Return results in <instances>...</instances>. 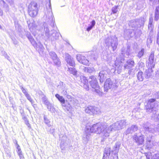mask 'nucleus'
Here are the masks:
<instances>
[{"label":"nucleus","mask_w":159,"mask_h":159,"mask_svg":"<svg viewBox=\"0 0 159 159\" xmlns=\"http://www.w3.org/2000/svg\"><path fill=\"white\" fill-rule=\"evenodd\" d=\"M134 62L132 59H129L127 61L124 65L125 69H129L134 66Z\"/></svg>","instance_id":"a211bd4d"},{"label":"nucleus","mask_w":159,"mask_h":159,"mask_svg":"<svg viewBox=\"0 0 159 159\" xmlns=\"http://www.w3.org/2000/svg\"><path fill=\"white\" fill-rule=\"evenodd\" d=\"M47 16L51 22L53 24H54L53 21L54 19L52 11H49L48 13V16L47 17Z\"/></svg>","instance_id":"a878e982"},{"label":"nucleus","mask_w":159,"mask_h":159,"mask_svg":"<svg viewBox=\"0 0 159 159\" xmlns=\"http://www.w3.org/2000/svg\"><path fill=\"white\" fill-rule=\"evenodd\" d=\"M132 33L131 30H126L125 31V36H127L128 38L131 37V34Z\"/></svg>","instance_id":"e433bc0d"},{"label":"nucleus","mask_w":159,"mask_h":159,"mask_svg":"<svg viewBox=\"0 0 159 159\" xmlns=\"http://www.w3.org/2000/svg\"><path fill=\"white\" fill-rule=\"evenodd\" d=\"M12 107H13V109H14V110H16V107H14L13 106Z\"/></svg>","instance_id":"0e129e2a"},{"label":"nucleus","mask_w":159,"mask_h":159,"mask_svg":"<svg viewBox=\"0 0 159 159\" xmlns=\"http://www.w3.org/2000/svg\"><path fill=\"white\" fill-rule=\"evenodd\" d=\"M17 151L20 159H24V157L22 153L20 148H19V147H18Z\"/></svg>","instance_id":"c9c22d12"},{"label":"nucleus","mask_w":159,"mask_h":159,"mask_svg":"<svg viewBox=\"0 0 159 159\" xmlns=\"http://www.w3.org/2000/svg\"><path fill=\"white\" fill-rule=\"evenodd\" d=\"M89 81L91 86L92 88V91L95 92L99 95H101L102 93L99 89L96 77L93 76H91L89 79Z\"/></svg>","instance_id":"7ed1b4c3"},{"label":"nucleus","mask_w":159,"mask_h":159,"mask_svg":"<svg viewBox=\"0 0 159 159\" xmlns=\"http://www.w3.org/2000/svg\"><path fill=\"white\" fill-rule=\"evenodd\" d=\"M151 137L148 138L146 139V146L148 148L150 149L153 146V144L151 140Z\"/></svg>","instance_id":"4be33fe9"},{"label":"nucleus","mask_w":159,"mask_h":159,"mask_svg":"<svg viewBox=\"0 0 159 159\" xmlns=\"http://www.w3.org/2000/svg\"><path fill=\"white\" fill-rule=\"evenodd\" d=\"M140 65H143V63L142 62H141L140 63Z\"/></svg>","instance_id":"e2e57ef3"},{"label":"nucleus","mask_w":159,"mask_h":159,"mask_svg":"<svg viewBox=\"0 0 159 159\" xmlns=\"http://www.w3.org/2000/svg\"><path fill=\"white\" fill-rule=\"evenodd\" d=\"M68 71L74 75H76L77 74V71L74 68L69 67Z\"/></svg>","instance_id":"c756f323"},{"label":"nucleus","mask_w":159,"mask_h":159,"mask_svg":"<svg viewBox=\"0 0 159 159\" xmlns=\"http://www.w3.org/2000/svg\"><path fill=\"white\" fill-rule=\"evenodd\" d=\"M91 25H89V26L87 28L86 30L88 31H89L90 30L93 28V27L95 25V22L94 20H93L91 22Z\"/></svg>","instance_id":"2f4dec72"},{"label":"nucleus","mask_w":159,"mask_h":159,"mask_svg":"<svg viewBox=\"0 0 159 159\" xmlns=\"http://www.w3.org/2000/svg\"><path fill=\"white\" fill-rule=\"evenodd\" d=\"M85 111L86 113L90 115L98 114L100 113V111L98 108L91 106L86 108Z\"/></svg>","instance_id":"1a4fd4ad"},{"label":"nucleus","mask_w":159,"mask_h":159,"mask_svg":"<svg viewBox=\"0 0 159 159\" xmlns=\"http://www.w3.org/2000/svg\"><path fill=\"white\" fill-rule=\"evenodd\" d=\"M135 142L139 145H142L144 142V136L140 133H135L133 136Z\"/></svg>","instance_id":"6e6552de"},{"label":"nucleus","mask_w":159,"mask_h":159,"mask_svg":"<svg viewBox=\"0 0 159 159\" xmlns=\"http://www.w3.org/2000/svg\"><path fill=\"white\" fill-rule=\"evenodd\" d=\"M84 56H82L80 54H78L76 55V58L77 60L80 62V63L82 60V57H83Z\"/></svg>","instance_id":"37998d69"},{"label":"nucleus","mask_w":159,"mask_h":159,"mask_svg":"<svg viewBox=\"0 0 159 159\" xmlns=\"http://www.w3.org/2000/svg\"><path fill=\"white\" fill-rule=\"evenodd\" d=\"M119 125V124L117 121L110 126L103 123L94 124L92 126L87 125L83 137V141L85 143L88 142L89 140L91 133L101 134L104 139L107 137L112 129L115 130L120 129Z\"/></svg>","instance_id":"f257e3e1"},{"label":"nucleus","mask_w":159,"mask_h":159,"mask_svg":"<svg viewBox=\"0 0 159 159\" xmlns=\"http://www.w3.org/2000/svg\"><path fill=\"white\" fill-rule=\"evenodd\" d=\"M106 72L104 71H101L99 74V77H100V82H102L104 81V80L106 78Z\"/></svg>","instance_id":"412c9836"},{"label":"nucleus","mask_w":159,"mask_h":159,"mask_svg":"<svg viewBox=\"0 0 159 159\" xmlns=\"http://www.w3.org/2000/svg\"><path fill=\"white\" fill-rule=\"evenodd\" d=\"M54 130H55V129H53L52 130V133H53V132H54Z\"/></svg>","instance_id":"338daca9"},{"label":"nucleus","mask_w":159,"mask_h":159,"mask_svg":"<svg viewBox=\"0 0 159 159\" xmlns=\"http://www.w3.org/2000/svg\"><path fill=\"white\" fill-rule=\"evenodd\" d=\"M115 67L111 69V71H114L115 73L120 74L121 71L122 66L120 64H119L116 62L115 63Z\"/></svg>","instance_id":"f3484780"},{"label":"nucleus","mask_w":159,"mask_h":159,"mask_svg":"<svg viewBox=\"0 0 159 159\" xmlns=\"http://www.w3.org/2000/svg\"><path fill=\"white\" fill-rule=\"evenodd\" d=\"M25 96L28 99V100L31 102L32 104H33L34 103V101L32 99L31 97L28 93L27 94H26V95H25Z\"/></svg>","instance_id":"79ce46f5"},{"label":"nucleus","mask_w":159,"mask_h":159,"mask_svg":"<svg viewBox=\"0 0 159 159\" xmlns=\"http://www.w3.org/2000/svg\"><path fill=\"white\" fill-rule=\"evenodd\" d=\"M55 97L62 103L64 104L65 103V100L63 97L60 96L58 94L55 95Z\"/></svg>","instance_id":"cd10ccee"},{"label":"nucleus","mask_w":159,"mask_h":159,"mask_svg":"<svg viewBox=\"0 0 159 159\" xmlns=\"http://www.w3.org/2000/svg\"><path fill=\"white\" fill-rule=\"evenodd\" d=\"M82 57L80 63L84 65H89V61L84 56Z\"/></svg>","instance_id":"7c9ffc66"},{"label":"nucleus","mask_w":159,"mask_h":159,"mask_svg":"<svg viewBox=\"0 0 159 159\" xmlns=\"http://www.w3.org/2000/svg\"><path fill=\"white\" fill-rule=\"evenodd\" d=\"M80 81L81 82V86H83L87 90H88L89 89V86L88 84V80L84 76L81 77Z\"/></svg>","instance_id":"2eb2a0df"},{"label":"nucleus","mask_w":159,"mask_h":159,"mask_svg":"<svg viewBox=\"0 0 159 159\" xmlns=\"http://www.w3.org/2000/svg\"><path fill=\"white\" fill-rule=\"evenodd\" d=\"M116 87L113 84L112 82L111 81L110 79L109 78L107 79L104 84V88L105 91L107 92L108 90L111 88H115Z\"/></svg>","instance_id":"9b49d317"},{"label":"nucleus","mask_w":159,"mask_h":159,"mask_svg":"<svg viewBox=\"0 0 159 159\" xmlns=\"http://www.w3.org/2000/svg\"><path fill=\"white\" fill-rule=\"evenodd\" d=\"M44 119L45 123L48 125H49L50 121L45 116L44 117Z\"/></svg>","instance_id":"09e8293b"},{"label":"nucleus","mask_w":159,"mask_h":159,"mask_svg":"<svg viewBox=\"0 0 159 159\" xmlns=\"http://www.w3.org/2000/svg\"><path fill=\"white\" fill-rule=\"evenodd\" d=\"M105 43L107 46H111L113 51L117 48L118 45L117 39L115 36L108 37L105 40Z\"/></svg>","instance_id":"39448f33"},{"label":"nucleus","mask_w":159,"mask_h":159,"mask_svg":"<svg viewBox=\"0 0 159 159\" xmlns=\"http://www.w3.org/2000/svg\"><path fill=\"white\" fill-rule=\"evenodd\" d=\"M49 54L52 60L57 58V57L56 53L53 51L49 52Z\"/></svg>","instance_id":"f704fd0d"},{"label":"nucleus","mask_w":159,"mask_h":159,"mask_svg":"<svg viewBox=\"0 0 159 159\" xmlns=\"http://www.w3.org/2000/svg\"><path fill=\"white\" fill-rule=\"evenodd\" d=\"M144 129L147 133V132H152L154 131V129L153 128H150L148 127L145 126Z\"/></svg>","instance_id":"4c0bfd02"},{"label":"nucleus","mask_w":159,"mask_h":159,"mask_svg":"<svg viewBox=\"0 0 159 159\" xmlns=\"http://www.w3.org/2000/svg\"><path fill=\"white\" fill-rule=\"evenodd\" d=\"M118 6H115L113 7L112 9V11L113 13H116L117 11V8Z\"/></svg>","instance_id":"c03bdc74"},{"label":"nucleus","mask_w":159,"mask_h":159,"mask_svg":"<svg viewBox=\"0 0 159 159\" xmlns=\"http://www.w3.org/2000/svg\"><path fill=\"white\" fill-rule=\"evenodd\" d=\"M157 102L155 99L152 98L149 99L148 102L145 108L147 113L151 112L153 111H156L157 109Z\"/></svg>","instance_id":"f03ea898"},{"label":"nucleus","mask_w":159,"mask_h":159,"mask_svg":"<svg viewBox=\"0 0 159 159\" xmlns=\"http://www.w3.org/2000/svg\"><path fill=\"white\" fill-rule=\"evenodd\" d=\"M153 22V18L152 16H151L149 18V21L148 25V28L149 29L152 30L153 28V25L152 23Z\"/></svg>","instance_id":"473e14b6"},{"label":"nucleus","mask_w":159,"mask_h":159,"mask_svg":"<svg viewBox=\"0 0 159 159\" xmlns=\"http://www.w3.org/2000/svg\"><path fill=\"white\" fill-rule=\"evenodd\" d=\"M147 159H159V154H155L152 156L151 153L149 152L146 154Z\"/></svg>","instance_id":"aec40b11"},{"label":"nucleus","mask_w":159,"mask_h":159,"mask_svg":"<svg viewBox=\"0 0 159 159\" xmlns=\"http://www.w3.org/2000/svg\"><path fill=\"white\" fill-rule=\"evenodd\" d=\"M125 50V48H122L121 50V54L123 57H127L129 54L130 52L129 47L128 46L127 47L126 51Z\"/></svg>","instance_id":"6ab92c4d"},{"label":"nucleus","mask_w":159,"mask_h":159,"mask_svg":"<svg viewBox=\"0 0 159 159\" xmlns=\"http://www.w3.org/2000/svg\"><path fill=\"white\" fill-rule=\"evenodd\" d=\"M40 47L41 48V49L42 51H43V47L42 44L40 45Z\"/></svg>","instance_id":"13d9d810"},{"label":"nucleus","mask_w":159,"mask_h":159,"mask_svg":"<svg viewBox=\"0 0 159 159\" xmlns=\"http://www.w3.org/2000/svg\"><path fill=\"white\" fill-rule=\"evenodd\" d=\"M29 29L31 32H33L35 30H41L39 28V26H37L34 21L32 19L30 20L27 21Z\"/></svg>","instance_id":"9d476101"},{"label":"nucleus","mask_w":159,"mask_h":159,"mask_svg":"<svg viewBox=\"0 0 159 159\" xmlns=\"http://www.w3.org/2000/svg\"><path fill=\"white\" fill-rule=\"evenodd\" d=\"M20 89L21 90L23 93H24L25 95H26V94H28V93L27 92V90L26 89H25L23 87L20 86Z\"/></svg>","instance_id":"49530a36"},{"label":"nucleus","mask_w":159,"mask_h":159,"mask_svg":"<svg viewBox=\"0 0 159 159\" xmlns=\"http://www.w3.org/2000/svg\"><path fill=\"white\" fill-rule=\"evenodd\" d=\"M145 21L144 19L143 18H141L139 20V22L140 23L141 25H143Z\"/></svg>","instance_id":"8fccbe9b"},{"label":"nucleus","mask_w":159,"mask_h":159,"mask_svg":"<svg viewBox=\"0 0 159 159\" xmlns=\"http://www.w3.org/2000/svg\"><path fill=\"white\" fill-rule=\"evenodd\" d=\"M48 100L45 96L43 97L42 98V101L43 103L47 101Z\"/></svg>","instance_id":"864d4df0"},{"label":"nucleus","mask_w":159,"mask_h":159,"mask_svg":"<svg viewBox=\"0 0 159 159\" xmlns=\"http://www.w3.org/2000/svg\"><path fill=\"white\" fill-rule=\"evenodd\" d=\"M27 126L29 127H30V125L29 123H28L27 124Z\"/></svg>","instance_id":"680f3d73"},{"label":"nucleus","mask_w":159,"mask_h":159,"mask_svg":"<svg viewBox=\"0 0 159 159\" xmlns=\"http://www.w3.org/2000/svg\"><path fill=\"white\" fill-rule=\"evenodd\" d=\"M144 49L143 48L141 50L139 51L138 54L137 55V56L138 57L140 58L141 57L143 56V55L144 54Z\"/></svg>","instance_id":"a19ab883"},{"label":"nucleus","mask_w":159,"mask_h":159,"mask_svg":"<svg viewBox=\"0 0 159 159\" xmlns=\"http://www.w3.org/2000/svg\"><path fill=\"white\" fill-rule=\"evenodd\" d=\"M120 147V144L119 143H116L115 145V146L112 151V152L114 153V154H116L118 155L117 153L118 152L119 148Z\"/></svg>","instance_id":"c85d7f7f"},{"label":"nucleus","mask_w":159,"mask_h":159,"mask_svg":"<svg viewBox=\"0 0 159 159\" xmlns=\"http://www.w3.org/2000/svg\"><path fill=\"white\" fill-rule=\"evenodd\" d=\"M138 129V126L136 125H133L127 129L125 133L126 135L129 134H132L136 131Z\"/></svg>","instance_id":"dca6fc26"},{"label":"nucleus","mask_w":159,"mask_h":159,"mask_svg":"<svg viewBox=\"0 0 159 159\" xmlns=\"http://www.w3.org/2000/svg\"><path fill=\"white\" fill-rule=\"evenodd\" d=\"M29 40L33 46L35 47L36 46V43L33 38H32L31 39H30Z\"/></svg>","instance_id":"a18cd8bd"},{"label":"nucleus","mask_w":159,"mask_h":159,"mask_svg":"<svg viewBox=\"0 0 159 159\" xmlns=\"http://www.w3.org/2000/svg\"><path fill=\"white\" fill-rule=\"evenodd\" d=\"M84 70L85 72L91 73L95 71L94 68L90 67H85L84 68Z\"/></svg>","instance_id":"bb28decb"},{"label":"nucleus","mask_w":159,"mask_h":159,"mask_svg":"<svg viewBox=\"0 0 159 159\" xmlns=\"http://www.w3.org/2000/svg\"><path fill=\"white\" fill-rule=\"evenodd\" d=\"M159 19V6L156 7L154 14V20L157 21Z\"/></svg>","instance_id":"393cba45"},{"label":"nucleus","mask_w":159,"mask_h":159,"mask_svg":"<svg viewBox=\"0 0 159 159\" xmlns=\"http://www.w3.org/2000/svg\"><path fill=\"white\" fill-rule=\"evenodd\" d=\"M44 103L47 106L51 104L48 100L45 102Z\"/></svg>","instance_id":"5fc2aeb1"},{"label":"nucleus","mask_w":159,"mask_h":159,"mask_svg":"<svg viewBox=\"0 0 159 159\" xmlns=\"http://www.w3.org/2000/svg\"><path fill=\"white\" fill-rule=\"evenodd\" d=\"M68 138L66 135L63 136L61 139L60 148L61 150H64L68 145Z\"/></svg>","instance_id":"ddd939ff"},{"label":"nucleus","mask_w":159,"mask_h":159,"mask_svg":"<svg viewBox=\"0 0 159 159\" xmlns=\"http://www.w3.org/2000/svg\"><path fill=\"white\" fill-rule=\"evenodd\" d=\"M110 154V149L109 148H105L104 152L102 159H107V157Z\"/></svg>","instance_id":"b1692460"},{"label":"nucleus","mask_w":159,"mask_h":159,"mask_svg":"<svg viewBox=\"0 0 159 159\" xmlns=\"http://www.w3.org/2000/svg\"><path fill=\"white\" fill-rule=\"evenodd\" d=\"M69 97V98H71V96H68V97Z\"/></svg>","instance_id":"774afa93"},{"label":"nucleus","mask_w":159,"mask_h":159,"mask_svg":"<svg viewBox=\"0 0 159 159\" xmlns=\"http://www.w3.org/2000/svg\"><path fill=\"white\" fill-rule=\"evenodd\" d=\"M151 75V73L150 72V70L148 69L146 70L144 73L141 71H139L137 74V77L138 80L140 81L143 80L144 78L146 79H148Z\"/></svg>","instance_id":"0eeeda50"},{"label":"nucleus","mask_w":159,"mask_h":159,"mask_svg":"<svg viewBox=\"0 0 159 159\" xmlns=\"http://www.w3.org/2000/svg\"><path fill=\"white\" fill-rule=\"evenodd\" d=\"M158 115V114H156V115H155L153 117L154 118H157L158 117H157V115Z\"/></svg>","instance_id":"052dcab7"},{"label":"nucleus","mask_w":159,"mask_h":159,"mask_svg":"<svg viewBox=\"0 0 159 159\" xmlns=\"http://www.w3.org/2000/svg\"><path fill=\"white\" fill-rule=\"evenodd\" d=\"M53 61V63L54 64L58 66H60V65L61 64V62L59 60V59L58 57H57V58H55L52 60Z\"/></svg>","instance_id":"72a5a7b5"},{"label":"nucleus","mask_w":159,"mask_h":159,"mask_svg":"<svg viewBox=\"0 0 159 159\" xmlns=\"http://www.w3.org/2000/svg\"><path fill=\"white\" fill-rule=\"evenodd\" d=\"M154 52H152L149 56V64L150 65V67H151V71H152V69L155 66V62L156 61V60L154 59Z\"/></svg>","instance_id":"4468645a"},{"label":"nucleus","mask_w":159,"mask_h":159,"mask_svg":"<svg viewBox=\"0 0 159 159\" xmlns=\"http://www.w3.org/2000/svg\"><path fill=\"white\" fill-rule=\"evenodd\" d=\"M44 31L46 36L49 38H50L53 40L57 39H58L60 34L59 33L55 30H51L52 33L50 34L49 33V30L48 28V25L47 24L45 23L44 24Z\"/></svg>","instance_id":"20e7f679"},{"label":"nucleus","mask_w":159,"mask_h":159,"mask_svg":"<svg viewBox=\"0 0 159 159\" xmlns=\"http://www.w3.org/2000/svg\"><path fill=\"white\" fill-rule=\"evenodd\" d=\"M65 59L67 63V64L70 66H74L75 65V62L71 56L68 54H65Z\"/></svg>","instance_id":"f8f14e48"},{"label":"nucleus","mask_w":159,"mask_h":159,"mask_svg":"<svg viewBox=\"0 0 159 159\" xmlns=\"http://www.w3.org/2000/svg\"><path fill=\"white\" fill-rule=\"evenodd\" d=\"M49 8H51V3H50H50H49Z\"/></svg>","instance_id":"69168bd1"},{"label":"nucleus","mask_w":159,"mask_h":159,"mask_svg":"<svg viewBox=\"0 0 159 159\" xmlns=\"http://www.w3.org/2000/svg\"><path fill=\"white\" fill-rule=\"evenodd\" d=\"M136 21L135 20H131L129 24V25L133 27H135Z\"/></svg>","instance_id":"ea45409f"},{"label":"nucleus","mask_w":159,"mask_h":159,"mask_svg":"<svg viewBox=\"0 0 159 159\" xmlns=\"http://www.w3.org/2000/svg\"><path fill=\"white\" fill-rule=\"evenodd\" d=\"M117 122L118 124H119V125L120 127V129H123L126 125V120H122L120 121H118Z\"/></svg>","instance_id":"5701e85b"},{"label":"nucleus","mask_w":159,"mask_h":159,"mask_svg":"<svg viewBox=\"0 0 159 159\" xmlns=\"http://www.w3.org/2000/svg\"><path fill=\"white\" fill-rule=\"evenodd\" d=\"M71 108V106L69 104H68V108H67V110L68 111H69V110Z\"/></svg>","instance_id":"4d7b16f0"},{"label":"nucleus","mask_w":159,"mask_h":159,"mask_svg":"<svg viewBox=\"0 0 159 159\" xmlns=\"http://www.w3.org/2000/svg\"><path fill=\"white\" fill-rule=\"evenodd\" d=\"M47 108L49 111L52 112H54V111L55 109L51 104L47 106Z\"/></svg>","instance_id":"58836bf2"},{"label":"nucleus","mask_w":159,"mask_h":159,"mask_svg":"<svg viewBox=\"0 0 159 159\" xmlns=\"http://www.w3.org/2000/svg\"><path fill=\"white\" fill-rule=\"evenodd\" d=\"M67 92L65 90H63L62 92V93L63 95H65L67 94Z\"/></svg>","instance_id":"6e6d98bb"},{"label":"nucleus","mask_w":159,"mask_h":159,"mask_svg":"<svg viewBox=\"0 0 159 159\" xmlns=\"http://www.w3.org/2000/svg\"><path fill=\"white\" fill-rule=\"evenodd\" d=\"M26 36L29 40L31 39V38H33L32 36H31L29 32H27L26 34Z\"/></svg>","instance_id":"603ef678"},{"label":"nucleus","mask_w":159,"mask_h":159,"mask_svg":"<svg viewBox=\"0 0 159 159\" xmlns=\"http://www.w3.org/2000/svg\"><path fill=\"white\" fill-rule=\"evenodd\" d=\"M118 156L116 154H113L111 157V159H118Z\"/></svg>","instance_id":"de8ad7c7"},{"label":"nucleus","mask_w":159,"mask_h":159,"mask_svg":"<svg viewBox=\"0 0 159 159\" xmlns=\"http://www.w3.org/2000/svg\"><path fill=\"white\" fill-rule=\"evenodd\" d=\"M157 130L159 131V124L157 125Z\"/></svg>","instance_id":"bf43d9fd"},{"label":"nucleus","mask_w":159,"mask_h":159,"mask_svg":"<svg viewBox=\"0 0 159 159\" xmlns=\"http://www.w3.org/2000/svg\"><path fill=\"white\" fill-rule=\"evenodd\" d=\"M28 13L31 17H35L37 14L38 9L36 3L31 2L28 6Z\"/></svg>","instance_id":"423d86ee"},{"label":"nucleus","mask_w":159,"mask_h":159,"mask_svg":"<svg viewBox=\"0 0 159 159\" xmlns=\"http://www.w3.org/2000/svg\"><path fill=\"white\" fill-rule=\"evenodd\" d=\"M13 142L15 144V147L17 149H18V148L19 147V148H20V146L19 145L17 144V141L16 140H13Z\"/></svg>","instance_id":"3c124183"}]
</instances>
